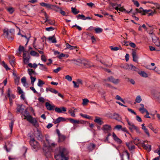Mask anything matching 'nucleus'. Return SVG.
<instances>
[{
    "label": "nucleus",
    "mask_w": 160,
    "mask_h": 160,
    "mask_svg": "<svg viewBox=\"0 0 160 160\" xmlns=\"http://www.w3.org/2000/svg\"><path fill=\"white\" fill-rule=\"evenodd\" d=\"M58 153L55 156L56 160H68V158L67 156L69 153L68 150L63 147H60L57 149Z\"/></svg>",
    "instance_id": "1"
},
{
    "label": "nucleus",
    "mask_w": 160,
    "mask_h": 160,
    "mask_svg": "<svg viewBox=\"0 0 160 160\" xmlns=\"http://www.w3.org/2000/svg\"><path fill=\"white\" fill-rule=\"evenodd\" d=\"M48 39L49 41L52 43H56L57 42V41L55 38L54 35H53L52 36L49 37L48 38Z\"/></svg>",
    "instance_id": "22"
},
{
    "label": "nucleus",
    "mask_w": 160,
    "mask_h": 160,
    "mask_svg": "<svg viewBox=\"0 0 160 160\" xmlns=\"http://www.w3.org/2000/svg\"><path fill=\"white\" fill-rule=\"evenodd\" d=\"M30 79L31 80V83L32 86L34 85V83L35 81L36 80V78L34 77H32V76L30 77Z\"/></svg>",
    "instance_id": "51"
},
{
    "label": "nucleus",
    "mask_w": 160,
    "mask_h": 160,
    "mask_svg": "<svg viewBox=\"0 0 160 160\" xmlns=\"http://www.w3.org/2000/svg\"><path fill=\"white\" fill-rule=\"evenodd\" d=\"M85 18V16L83 15L79 14L77 16V18L78 19H82L84 18Z\"/></svg>",
    "instance_id": "60"
},
{
    "label": "nucleus",
    "mask_w": 160,
    "mask_h": 160,
    "mask_svg": "<svg viewBox=\"0 0 160 160\" xmlns=\"http://www.w3.org/2000/svg\"><path fill=\"white\" fill-rule=\"evenodd\" d=\"M142 100V99L140 95L137 96L135 99V102L139 103Z\"/></svg>",
    "instance_id": "32"
},
{
    "label": "nucleus",
    "mask_w": 160,
    "mask_h": 160,
    "mask_svg": "<svg viewBox=\"0 0 160 160\" xmlns=\"http://www.w3.org/2000/svg\"><path fill=\"white\" fill-rule=\"evenodd\" d=\"M45 106L47 109L50 111L54 109L55 106L53 104H51L48 102H46L45 103Z\"/></svg>",
    "instance_id": "9"
},
{
    "label": "nucleus",
    "mask_w": 160,
    "mask_h": 160,
    "mask_svg": "<svg viewBox=\"0 0 160 160\" xmlns=\"http://www.w3.org/2000/svg\"><path fill=\"white\" fill-rule=\"evenodd\" d=\"M66 46L67 48L69 49L70 50H72L77 48L76 46H71L68 43H66Z\"/></svg>",
    "instance_id": "30"
},
{
    "label": "nucleus",
    "mask_w": 160,
    "mask_h": 160,
    "mask_svg": "<svg viewBox=\"0 0 160 160\" xmlns=\"http://www.w3.org/2000/svg\"><path fill=\"white\" fill-rule=\"evenodd\" d=\"M24 119H26L30 123L33 125V126L35 127H38V126L39 125L38 121L36 119L33 118L30 115H28L25 116Z\"/></svg>",
    "instance_id": "4"
},
{
    "label": "nucleus",
    "mask_w": 160,
    "mask_h": 160,
    "mask_svg": "<svg viewBox=\"0 0 160 160\" xmlns=\"http://www.w3.org/2000/svg\"><path fill=\"white\" fill-rule=\"evenodd\" d=\"M155 97L157 101L160 103V92H157Z\"/></svg>",
    "instance_id": "45"
},
{
    "label": "nucleus",
    "mask_w": 160,
    "mask_h": 160,
    "mask_svg": "<svg viewBox=\"0 0 160 160\" xmlns=\"http://www.w3.org/2000/svg\"><path fill=\"white\" fill-rule=\"evenodd\" d=\"M139 111L142 113H144L145 112L146 113L148 114V111L145 108H139Z\"/></svg>",
    "instance_id": "40"
},
{
    "label": "nucleus",
    "mask_w": 160,
    "mask_h": 160,
    "mask_svg": "<svg viewBox=\"0 0 160 160\" xmlns=\"http://www.w3.org/2000/svg\"><path fill=\"white\" fill-rule=\"evenodd\" d=\"M38 100L41 102H43L45 101V99L42 97H40L38 99Z\"/></svg>",
    "instance_id": "62"
},
{
    "label": "nucleus",
    "mask_w": 160,
    "mask_h": 160,
    "mask_svg": "<svg viewBox=\"0 0 160 160\" xmlns=\"http://www.w3.org/2000/svg\"><path fill=\"white\" fill-rule=\"evenodd\" d=\"M122 126L121 125H116L114 128L118 130H119L120 129H121Z\"/></svg>",
    "instance_id": "63"
},
{
    "label": "nucleus",
    "mask_w": 160,
    "mask_h": 160,
    "mask_svg": "<svg viewBox=\"0 0 160 160\" xmlns=\"http://www.w3.org/2000/svg\"><path fill=\"white\" fill-rule=\"evenodd\" d=\"M18 90V92L20 94H22L23 93V92L22 90L21 89L20 87H18L17 88Z\"/></svg>",
    "instance_id": "64"
},
{
    "label": "nucleus",
    "mask_w": 160,
    "mask_h": 160,
    "mask_svg": "<svg viewBox=\"0 0 160 160\" xmlns=\"http://www.w3.org/2000/svg\"><path fill=\"white\" fill-rule=\"evenodd\" d=\"M82 104L83 105H86L89 102V100L87 98H84L82 100Z\"/></svg>",
    "instance_id": "52"
},
{
    "label": "nucleus",
    "mask_w": 160,
    "mask_h": 160,
    "mask_svg": "<svg viewBox=\"0 0 160 160\" xmlns=\"http://www.w3.org/2000/svg\"><path fill=\"white\" fill-rule=\"evenodd\" d=\"M73 63L79 66L88 68L91 66L87 61H73Z\"/></svg>",
    "instance_id": "5"
},
{
    "label": "nucleus",
    "mask_w": 160,
    "mask_h": 160,
    "mask_svg": "<svg viewBox=\"0 0 160 160\" xmlns=\"http://www.w3.org/2000/svg\"><path fill=\"white\" fill-rule=\"evenodd\" d=\"M1 64L2 66H3L5 68V69L6 70H9L10 69V68H9L7 65L6 64L4 61L2 62Z\"/></svg>",
    "instance_id": "37"
},
{
    "label": "nucleus",
    "mask_w": 160,
    "mask_h": 160,
    "mask_svg": "<svg viewBox=\"0 0 160 160\" xmlns=\"http://www.w3.org/2000/svg\"><path fill=\"white\" fill-rule=\"evenodd\" d=\"M110 48L111 50L114 51H116L118 50L119 49V48L118 47H113L112 46L110 47Z\"/></svg>",
    "instance_id": "61"
},
{
    "label": "nucleus",
    "mask_w": 160,
    "mask_h": 160,
    "mask_svg": "<svg viewBox=\"0 0 160 160\" xmlns=\"http://www.w3.org/2000/svg\"><path fill=\"white\" fill-rule=\"evenodd\" d=\"M65 121V118H62V117H59L57 118L56 120L55 121V123H57L61 121Z\"/></svg>",
    "instance_id": "23"
},
{
    "label": "nucleus",
    "mask_w": 160,
    "mask_h": 160,
    "mask_svg": "<svg viewBox=\"0 0 160 160\" xmlns=\"http://www.w3.org/2000/svg\"><path fill=\"white\" fill-rule=\"evenodd\" d=\"M75 111L72 109H70L68 111V112L70 114V115L72 117H75L76 116Z\"/></svg>",
    "instance_id": "29"
},
{
    "label": "nucleus",
    "mask_w": 160,
    "mask_h": 160,
    "mask_svg": "<svg viewBox=\"0 0 160 160\" xmlns=\"http://www.w3.org/2000/svg\"><path fill=\"white\" fill-rule=\"evenodd\" d=\"M28 73L30 76V77L32 76V74H33L34 72V71H33V70L32 69H28Z\"/></svg>",
    "instance_id": "50"
},
{
    "label": "nucleus",
    "mask_w": 160,
    "mask_h": 160,
    "mask_svg": "<svg viewBox=\"0 0 160 160\" xmlns=\"http://www.w3.org/2000/svg\"><path fill=\"white\" fill-rule=\"evenodd\" d=\"M133 142L134 144L138 145L141 142V141L138 138H136L133 140Z\"/></svg>",
    "instance_id": "41"
},
{
    "label": "nucleus",
    "mask_w": 160,
    "mask_h": 160,
    "mask_svg": "<svg viewBox=\"0 0 160 160\" xmlns=\"http://www.w3.org/2000/svg\"><path fill=\"white\" fill-rule=\"evenodd\" d=\"M112 137L113 139L116 142L119 143H121L122 142L121 140L118 137L114 132L112 133Z\"/></svg>",
    "instance_id": "17"
},
{
    "label": "nucleus",
    "mask_w": 160,
    "mask_h": 160,
    "mask_svg": "<svg viewBox=\"0 0 160 160\" xmlns=\"http://www.w3.org/2000/svg\"><path fill=\"white\" fill-rule=\"evenodd\" d=\"M126 144L130 150H132L135 149V147L134 145H132V142H127Z\"/></svg>",
    "instance_id": "11"
},
{
    "label": "nucleus",
    "mask_w": 160,
    "mask_h": 160,
    "mask_svg": "<svg viewBox=\"0 0 160 160\" xmlns=\"http://www.w3.org/2000/svg\"><path fill=\"white\" fill-rule=\"evenodd\" d=\"M55 110L56 112L58 113H61L62 111L66 112V109L64 107H62L60 108H56Z\"/></svg>",
    "instance_id": "14"
},
{
    "label": "nucleus",
    "mask_w": 160,
    "mask_h": 160,
    "mask_svg": "<svg viewBox=\"0 0 160 160\" xmlns=\"http://www.w3.org/2000/svg\"><path fill=\"white\" fill-rule=\"evenodd\" d=\"M7 95L9 97V100H12L15 98V95L13 94H11V91L9 88L8 90Z\"/></svg>",
    "instance_id": "13"
},
{
    "label": "nucleus",
    "mask_w": 160,
    "mask_h": 160,
    "mask_svg": "<svg viewBox=\"0 0 160 160\" xmlns=\"http://www.w3.org/2000/svg\"><path fill=\"white\" fill-rule=\"evenodd\" d=\"M115 99L118 100H120L122 101L123 103H125V102L122 99V98L118 95H117L116 96L115 98Z\"/></svg>",
    "instance_id": "39"
},
{
    "label": "nucleus",
    "mask_w": 160,
    "mask_h": 160,
    "mask_svg": "<svg viewBox=\"0 0 160 160\" xmlns=\"http://www.w3.org/2000/svg\"><path fill=\"white\" fill-rule=\"evenodd\" d=\"M102 29L101 28H96L95 29V31L96 33H98L102 32Z\"/></svg>",
    "instance_id": "44"
},
{
    "label": "nucleus",
    "mask_w": 160,
    "mask_h": 160,
    "mask_svg": "<svg viewBox=\"0 0 160 160\" xmlns=\"http://www.w3.org/2000/svg\"><path fill=\"white\" fill-rule=\"evenodd\" d=\"M142 129L145 132L147 135L149 137L150 134H149V132L148 131V130L146 128V127H144L143 128H142Z\"/></svg>",
    "instance_id": "47"
},
{
    "label": "nucleus",
    "mask_w": 160,
    "mask_h": 160,
    "mask_svg": "<svg viewBox=\"0 0 160 160\" xmlns=\"http://www.w3.org/2000/svg\"><path fill=\"white\" fill-rule=\"evenodd\" d=\"M138 74L142 77L146 78L148 77V74L143 71H141L138 72Z\"/></svg>",
    "instance_id": "21"
},
{
    "label": "nucleus",
    "mask_w": 160,
    "mask_h": 160,
    "mask_svg": "<svg viewBox=\"0 0 160 160\" xmlns=\"http://www.w3.org/2000/svg\"><path fill=\"white\" fill-rule=\"evenodd\" d=\"M158 47V48L157 49L155 48L154 47L151 46L149 47V49L151 51H160V47Z\"/></svg>",
    "instance_id": "42"
},
{
    "label": "nucleus",
    "mask_w": 160,
    "mask_h": 160,
    "mask_svg": "<svg viewBox=\"0 0 160 160\" xmlns=\"http://www.w3.org/2000/svg\"><path fill=\"white\" fill-rule=\"evenodd\" d=\"M127 121L129 125V128L131 131H133L134 130V128L136 127V126H135L133 123L130 122L128 119H127Z\"/></svg>",
    "instance_id": "10"
},
{
    "label": "nucleus",
    "mask_w": 160,
    "mask_h": 160,
    "mask_svg": "<svg viewBox=\"0 0 160 160\" xmlns=\"http://www.w3.org/2000/svg\"><path fill=\"white\" fill-rule=\"evenodd\" d=\"M127 66L128 67V68H129L132 70L137 71L138 70V68H136L132 64L129 65H127Z\"/></svg>",
    "instance_id": "26"
},
{
    "label": "nucleus",
    "mask_w": 160,
    "mask_h": 160,
    "mask_svg": "<svg viewBox=\"0 0 160 160\" xmlns=\"http://www.w3.org/2000/svg\"><path fill=\"white\" fill-rule=\"evenodd\" d=\"M30 143L32 149L35 151H37L41 148L38 142L35 141L34 139H32L30 140Z\"/></svg>",
    "instance_id": "3"
},
{
    "label": "nucleus",
    "mask_w": 160,
    "mask_h": 160,
    "mask_svg": "<svg viewBox=\"0 0 160 160\" xmlns=\"http://www.w3.org/2000/svg\"><path fill=\"white\" fill-rule=\"evenodd\" d=\"M149 34H150L151 37L152 38V42L156 46L158 47H160V43L158 38L155 36L152 33H149Z\"/></svg>",
    "instance_id": "7"
},
{
    "label": "nucleus",
    "mask_w": 160,
    "mask_h": 160,
    "mask_svg": "<svg viewBox=\"0 0 160 160\" xmlns=\"http://www.w3.org/2000/svg\"><path fill=\"white\" fill-rule=\"evenodd\" d=\"M100 62L105 66L110 67L112 65V63H109L108 61H100Z\"/></svg>",
    "instance_id": "20"
},
{
    "label": "nucleus",
    "mask_w": 160,
    "mask_h": 160,
    "mask_svg": "<svg viewBox=\"0 0 160 160\" xmlns=\"http://www.w3.org/2000/svg\"><path fill=\"white\" fill-rule=\"evenodd\" d=\"M49 91L55 94H56L58 93V92L57 90L51 88H50Z\"/></svg>",
    "instance_id": "57"
},
{
    "label": "nucleus",
    "mask_w": 160,
    "mask_h": 160,
    "mask_svg": "<svg viewBox=\"0 0 160 160\" xmlns=\"http://www.w3.org/2000/svg\"><path fill=\"white\" fill-rule=\"evenodd\" d=\"M4 35L6 38L9 40H12L13 39V36L14 33V30L11 29L9 32L7 28L3 30Z\"/></svg>",
    "instance_id": "2"
},
{
    "label": "nucleus",
    "mask_w": 160,
    "mask_h": 160,
    "mask_svg": "<svg viewBox=\"0 0 160 160\" xmlns=\"http://www.w3.org/2000/svg\"><path fill=\"white\" fill-rule=\"evenodd\" d=\"M71 9L72 12L75 15L78 14L79 12V11L75 8L72 7Z\"/></svg>",
    "instance_id": "35"
},
{
    "label": "nucleus",
    "mask_w": 160,
    "mask_h": 160,
    "mask_svg": "<svg viewBox=\"0 0 160 160\" xmlns=\"http://www.w3.org/2000/svg\"><path fill=\"white\" fill-rule=\"evenodd\" d=\"M68 119L70 121V122L73 124H78L79 123V122L78 120H75L70 118H68Z\"/></svg>",
    "instance_id": "27"
},
{
    "label": "nucleus",
    "mask_w": 160,
    "mask_h": 160,
    "mask_svg": "<svg viewBox=\"0 0 160 160\" xmlns=\"http://www.w3.org/2000/svg\"><path fill=\"white\" fill-rule=\"evenodd\" d=\"M108 82H111L113 83L117 84L119 83L120 80L118 79H115L112 76H110L108 77Z\"/></svg>",
    "instance_id": "8"
},
{
    "label": "nucleus",
    "mask_w": 160,
    "mask_h": 160,
    "mask_svg": "<svg viewBox=\"0 0 160 160\" xmlns=\"http://www.w3.org/2000/svg\"><path fill=\"white\" fill-rule=\"evenodd\" d=\"M22 106L23 105L22 104L18 105V106L17 110L18 112H23L24 110V108L22 107Z\"/></svg>",
    "instance_id": "28"
},
{
    "label": "nucleus",
    "mask_w": 160,
    "mask_h": 160,
    "mask_svg": "<svg viewBox=\"0 0 160 160\" xmlns=\"http://www.w3.org/2000/svg\"><path fill=\"white\" fill-rule=\"evenodd\" d=\"M132 56L133 57V60H136L137 58L136 53L135 52H132Z\"/></svg>",
    "instance_id": "54"
},
{
    "label": "nucleus",
    "mask_w": 160,
    "mask_h": 160,
    "mask_svg": "<svg viewBox=\"0 0 160 160\" xmlns=\"http://www.w3.org/2000/svg\"><path fill=\"white\" fill-rule=\"evenodd\" d=\"M30 53L31 55L33 56H39V54L34 51H31L30 52Z\"/></svg>",
    "instance_id": "36"
},
{
    "label": "nucleus",
    "mask_w": 160,
    "mask_h": 160,
    "mask_svg": "<svg viewBox=\"0 0 160 160\" xmlns=\"http://www.w3.org/2000/svg\"><path fill=\"white\" fill-rule=\"evenodd\" d=\"M13 125V122L12 121L9 124V127L10 128V130L11 132H12V128Z\"/></svg>",
    "instance_id": "56"
},
{
    "label": "nucleus",
    "mask_w": 160,
    "mask_h": 160,
    "mask_svg": "<svg viewBox=\"0 0 160 160\" xmlns=\"http://www.w3.org/2000/svg\"><path fill=\"white\" fill-rule=\"evenodd\" d=\"M59 141L60 142H62L65 140L66 137L65 136L61 135L58 136Z\"/></svg>",
    "instance_id": "38"
},
{
    "label": "nucleus",
    "mask_w": 160,
    "mask_h": 160,
    "mask_svg": "<svg viewBox=\"0 0 160 160\" xmlns=\"http://www.w3.org/2000/svg\"><path fill=\"white\" fill-rule=\"evenodd\" d=\"M41 6L45 7L47 8H50L51 7V5L49 4L46 3L44 2H41L40 3Z\"/></svg>",
    "instance_id": "31"
},
{
    "label": "nucleus",
    "mask_w": 160,
    "mask_h": 160,
    "mask_svg": "<svg viewBox=\"0 0 160 160\" xmlns=\"http://www.w3.org/2000/svg\"><path fill=\"white\" fill-rule=\"evenodd\" d=\"M19 51L20 52H23L24 53V52H26V51H24V47L21 45L19 46Z\"/></svg>",
    "instance_id": "48"
},
{
    "label": "nucleus",
    "mask_w": 160,
    "mask_h": 160,
    "mask_svg": "<svg viewBox=\"0 0 160 160\" xmlns=\"http://www.w3.org/2000/svg\"><path fill=\"white\" fill-rule=\"evenodd\" d=\"M7 10L11 14L12 13L14 10V8L12 7H10L7 8Z\"/></svg>",
    "instance_id": "46"
},
{
    "label": "nucleus",
    "mask_w": 160,
    "mask_h": 160,
    "mask_svg": "<svg viewBox=\"0 0 160 160\" xmlns=\"http://www.w3.org/2000/svg\"><path fill=\"white\" fill-rule=\"evenodd\" d=\"M21 82L23 86L27 87L28 84L26 82V78L25 77H23L21 79Z\"/></svg>",
    "instance_id": "19"
},
{
    "label": "nucleus",
    "mask_w": 160,
    "mask_h": 160,
    "mask_svg": "<svg viewBox=\"0 0 160 160\" xmlns=\"http://www.w3.org/2000/svg\"><path fill=\"white\" fill-rule=\"evenodd\" d=\"M80 115L81 116H82V117L84 118H85L88 119H91V120L92 119V117L89 116L87 114H83L82 113H80Z\"/></svg>",
    "instance_id": "25"
},
{
    "label": "nucleus",
    "mask_w": 160,
    "mask_h": 160,
    "mask_svg": "<svg viewBox=\"0 0 160 160\" xmlns=\"http://www.w3.org/2000/svg\"><path fill=\"white\" fill-rule=\"evenodd\" d=\"M111 129V127L110 125L106 124L103 126L102 130L104 132H108L110 131Z\"/></svg>",
    "instance_id": "15"
},
{
    "label": "nucleus",
    "mask_w": 160,
    "mask_h": 160,
    "mask_svg": "<svg viewBox=\"0 0 160 160\" xmlns=\"http://www.w3.org/2000/svg\"><path fill=\"white\" fill-rule=\"evenodd\" d=\"M156 13V12L155 10H154L153 11L151 10V12H149L148 13V16H152Z\"/></svg>",
    "instance_id": "55"
},
{
    "label": "nucleus",
    "mask_w": 160,
    "mask_h": 160,
    "mask_svg": "<svg viewBox=\"0 0 160 160\" xmlns=\"http://www.w3.org/2000/svg\"><path fill=\"white\" fill-rule=\"evenodd\" d=\"M143 148L148 151L151 150V146L149 145H145L144 143L142 144Z\"/></svg>",
    "instance_id": "24"
},
{
    "label": "nucleus",
    "mask_w": 160,
    "mask_h": 160,
    "mask_svg": "<svg viewBox=\"0 0 160 160\" xmlns=\"http://www.w3.org/2000/svg\"><path fill=\"white\" fill-rule=\"evenodd\" d=\"M23 60H29L30 56L27 52H24L23 53Z\"/></svg>",
    "instance_id": "18"
},
{
    "label": "nucleus",
    "mask_w": 160,
    "mask_h": 160,
    "mask_svg": "<svg viewBox=\"0 0 160 160\" xmlns=\"http://www.w3.org/2000/svg\"><path fill=\"white\" fill-rule=\"evenodd\" d=\"M45 84V82L40 79L38 80V86L39 87H42V85Z\"/></svg>",
    "instance_id": "33"
},
{
    "label": "nucleus",
    "mask_w": 160,
    "mask_h": 160,
    "mask_svg": "<svg viewBox=\"0 0 160 160\" xmlns=\"http://www.w3.org/2000/svg\"><path fill=\"white\" fill-rule=\"evenodd\" d=\"M46 30L48 31H52L54 29V28L52 27H50L48 28H47L45 29Z\"/></svg>",
    "instance_id": "59"
},
{
    "label": "nucleus",
    "mask_w": 160,
    "mask_h": 160,
    "mask_svg": "<svg viewBox=\"0 0 160 160\" xmlns=\"http://www.w3.org/2000/svg\"><path fill=\"white\" fill-rule=\"evenodd\" d=\"M36 40V38H35L34 41L33 43V46L36 49H40L42 50L44 48V46L43 45H42L41 47H37V46L35 45V42Z\"/></svg>",
    "instance_id": "16"
},
{
    "label": "nucleus",
    "mask_w": 160,
    "mask_h": 160,
    "mask_svg": "<svg viewBox=\"0 0 160 160\" xmlns=\"http://www.w3.org/2000/svg\"><path fill=\"white\" fill-rule=\"evenodd\" d=\"M72 83L74 84V87L75 88H78L79 87V85L75 81H73Z\"/></svg>",
    "instance_id": "58"
},
{
    "label": "nucleus",
    "mask_w": 160,
    "mask_h": 160,
    "mask_svg": "<svg viewBox=\"0 0 160 160\" xmlns=\"http://www.w3.org/2000/svg\"><path fill=\"white\" fill-rule=\"evenodd\" d=\"M65 78L69 82L71 81L72 79V77L69 75H66Z\"/></svg>",
    "instance_id": "49"
},
{
    "label": "nucleus",
    "mask_w": 160,
    "mask_h": 160,
    "mask_svg": "<svg viewBox=\"0 0 160 160\" xmlns=\"http://www.w3.org/2000/svg\"><path fill=\"white\" fill-rule=\"evenodd\" d=\"M66 57V58H67L68 57V55H67L64 54L63 53H61L58 56L59 58L60 59H61L62 58L64 57Z\"/></svg>",
    "instance_id": "53"
},
{
    "label": "nucleus",
    "mask_w": 160,
    "mask_h": 160,
    "mask_svg": "<svg viewBox=\"0 0 160 160\" xmlns=\"http://www.w3.org/2000/svg\"><path fill=\"white\" fill-rule=\"evenodd\" d=\"M28 66L30 68H35L37 67V65L36 63L32 64L30 63L28 64Z\"/></svg>",
    "instance_id": "43"
},
{
    "label": "nucleus",
    "mask_w": 160,
    "mask_h": 160,
    "mask_svg": "<svg viewBox=\"0 0 160 160\" xmlns=\"http://www.w3.org/2000/svg\"><path fill=\"white\" fill-rule=\"evenodd\" d=\"M46 140L47 141L48 144V145H46V144H45L44 143H43V149H44V148H47L48 150H49L51 148H54L55 147L56 144L54 142L53 143H50L49 142V140L48 139V138L46 136Z\"/></svg>",
    "instance_id": "6"
},
{
    "label": "nucleus",
    "mask_w": 160,
    "mask_h": 160,
    "mask_svg": "<svg viewBox=\"0 0 160 160\" xmlns=\"http://www.w3.org/2000/svg\"><path fill=\"white\" fill-rule=\"evenodd\" d=\"M95 147V145L94 144L90 143L88 147V148L90 150L92 151L93 150Z\"/></svg>",
    "instance_id": "34"
},
{
    "label": "nucleus",
    "mask_w": 160,
    "mask_h": 160,
    "mask_svg": "<svg viewBox=\"0 0 160 160\" xmlns=\"http://www.w3.org/2000/svg\"><path fill=\"white\" fill-rule=\"evenodd\" d=\"M94 122L100 125H101L103 123V122L102 119L99 117H96L95 119L94 120Z\"/></svg>",
    "instance_id": "12"
}]
</instances>
